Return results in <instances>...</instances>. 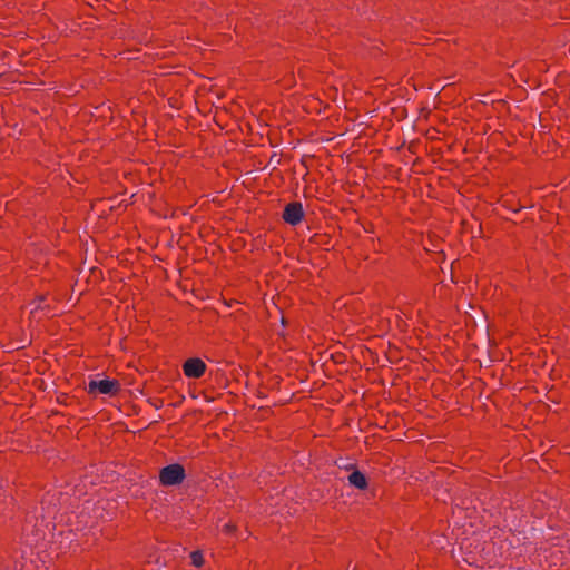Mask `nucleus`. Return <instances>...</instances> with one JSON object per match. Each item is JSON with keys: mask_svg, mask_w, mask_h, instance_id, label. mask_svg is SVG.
<instances>
[{"mask_svg": "<svg viewBox=\"0 0 570 570\" xmlns=\"http://www.w3.org/2000/svg\"><path fill=\"white\" fill-rule=\"evenodd\" d=\"M191 562L195 567H200L204 562L203 554L200 551H194L191 554Z\"/></svg>", "mask_w": 570, "mask_h": 570, "instance_id": "nucleus-6", "label": "nucleus"}, {"mask_svg": "<svg viewBox=\"0 0 570 570\" xmlns=\"http://www.w3.org/2000/svg\"><path fill=\"white\" fill-rule=\"evenodd\" d=\"M479 102L483 104V105H488L489 102L485 101V100H480Z\"/></svg>", "mask_w": 570, "mask_h": 570, "instance_id": "nucleus-7", "label": "nucleus"}, {"mask_svg": "<svg viewBox=\"0 0 570 570\" xmlns=\"http://www.w3.org/2000/svg\"><path fill=\"white\" fill-rule=\"evenodd\" d=\"M206 368L205 363L199 358H190L184 364V373L188 377H199Z\"/></svg>", "mask_w": 570, "mask_h": 570, "instance_id": "nucleus-4", "label": "nucleus"}, {"mask_svg": "<svg viewBox=\"0 0 570 570\" xmlns=\"http://www.w3.org/2000/svg\"><path fill=\"white\" fill-rule=\"evenodd\" d=\"M185 476V469L178 463L169 464L159 472L160 483L166 487L180 484Z\"/></svg>", "mask_w": 570, "mask_h": 570, "instance_id": "nucleus-1", "label": "nucleus"}, {"mask_svg": "<svg viewBox=\"0 0 570 570\" xmlns=\"http://www.w3.org/2000/svg\"><path fill=\"white\" fill-rule=\"evenodd\" d=\"M89 393L99 392L101 394H116L119 391V383L116 380L104 379L100 381L91 380L88 383Z\"/></svg>", "mask_w": 570, "mask_h": 570, "instance_id": "nucleus-2", "label": "nucleus"}, {"mask_svg": "<svg viewBox=\"0 0 570 570\" xmlns=\"http://www.w3.org/2000/svg\"><path fill=\"white\" fill-rule=\"evenodd\" d=\"M348 482L357 489H365L367 485L365 475L358 470L353 471L348 475Z\"/></svg>", "mask_w": 570, "mask_h": 570, "instance_id": "nucleus-5", "label": "nucleus"}, {"mask_svg": "<svg viewBox=\"0 0 570 570\" xmlns=\"http://www.w3.org/2000/svg\"><path fill=\"white\" fill-rule=\"evenodd\" d=\"M303 214L301 203H291L285 207L283 218L291 225H297L302 220Z\"/></svg>", "mask_w": 570, "mask_h": 570, "instance_id": "nucleus-3", "label": "nucleus"}]
</instances>
